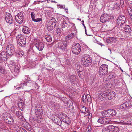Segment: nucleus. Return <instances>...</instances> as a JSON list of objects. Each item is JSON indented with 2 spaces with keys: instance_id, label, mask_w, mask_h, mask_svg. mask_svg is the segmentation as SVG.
Instances as JSON below:
<instances>
[{
  "instance_id": "obj_1",
  "label": "nucleus",
  "mask_w": 132,
  "mask_h": 132,
  "mask_svg": "<svg viewBox=\"0 0 132 132\" xmlns=\"http://www.w3.org/2000/svg\"><path fill=\"white\" fill-rule=\"evenodd\" d=\"M35 112L37 118L36 120L38 123H40L42 120V115L43 111L41 106L37 105L35 108Z\"/></svg>"
},
{
  "instance_id": "obj_2",
  "label": "nucleus",
  "mask_w": 132,
  "mask_h": 132,
  "mask_svg": "<svg viewBox=\"0 0 132 132\" xmlns=\"http://www.w3.org/2000/svg\"><path fill=\"white\" fill-rule=\"evenodd\" d=\"M5 15L6 22L9 24L8 26L9 28L11 29L14 28L15 24L14 23L13 19L11 15L9 13H6Z\"/></svg>"
},
{
  "instance_id": "obj_3",
  "label": "nucleus",
  "mask_w": 132,
  "mask_h": 132,
  "mask_svg": "<svg viewBox=\"0 0 132 132\" xmlns=\"http://www.w3.org/2000/svg\"><path fill=\"white\" fill-rule=\"evenodd\" d=\"M91 61L90 56L85 55L84 56L82 59L81 63L84 67H87L91 64Z\"/></svg>"
},
{
  "instance_id": "obj_4",
  "label": "nucleus",
  "mask_w": 132,
  "mask_h": 132,
  "mask_svg": "<svg viewBox=\"0 0 132 132\" xmlns=\"http://www.w3.org/2000/svg\"><path fill=\"white\" fill-rule=\"evenodd\" d=\"M56 22L55 18L53 17L51 18L47 26V28L49 31H51L54 29L56 26Z\"/></svg>"
},
{
  "instance_id": "obj_5",
  "label": "nucleus",
  "mask_w": 132,
  "mask_h": 132,
  "mask_svg": "<svg viewBox=\"0 0 132 132\" xmlns=\"http://www.w3.org/2000/svg\"><path fill=\"white\" fill-rule=\"evenodd\" d=\"M17 42L20 46L24 47L25 46L26 42L25 37L22 35H18L16 37Z\"/></svg>"
},
{
  "instance_id": "obj_6",
  "label": "nucleus",
  "mask_w": 132,
  "mask_h": 132,
  "mask_svg": "<svg viewBox=\"0 0 132 132\" xmlns=\"http://www.w3.org/2000/svg\"><path fill=\"white\" fill-rule=\"evenodd\" d=\"M6 50L7 54L11 56L14 54L15 49L13 45L9 44L6 46Z\"/></svg>"
},
{
  "instance_id": "obj_7",
  "label": "nucleus",
  "mask_w": 132,
  "mask_h": 132,
  "mask_svg": "<svg viewBox=\"0 0 132 132\" xmlns=\"http://www.w3.org/2000/svg\"><path fill=\"white\" fill-rule=\"evenodd\" d=\"M108 66L106 64H102L100 67L99 73L101 76H104L108 72Z\"/></svg>"
},
{
  "instance_id": "obj_8",
  "label": "nucleus",
  "mask_w": 132,
  "mask_h": 132,
  "mask_svg": "<svg viewBox=\"0 0 132 132\" xmlns=\"http://www.w3.org/2000/svg\"><path fill=\"white\" fill-rule=\"evenodd\" d=\"M72 50L73 53L75 54H78L81 51V47L80 44L77 43L72 47Z\"/></svg>"
},
{
  "instance_id": "obj_9",
  "label": "nucleus",
  "mask_w": 132,
  "mask_h": 132,
  "mask_svg": "<svg viewBox=\"0 0 132 132\" xmlns=\"http://www.w3.org/2000/svg\"><path fill=\"white\" fill-rule=\"evenodd\" d=\"M126 20L125 17L121 15L119 16L117 21V24L119 26H122L125 24Z\"/></svg>"
},
{
  "instance_id": "obj_10",
  "label": "nucleus",
  "mask_w": 132,
  "mask_h": 132,
  "mask_svg": "<svg viewBox=\"0 0 132 132\" xmlns=\"http://www.w3.org/2000/svg\"><path fill=\"white\" fill-rule=\"evenodd\" d=\"M24 15L22 12H20L15 16L16 21L19 24L22 23L24 21Z\"/></svg>"
},
{
  "instance_id": "obj_11",
  "label": "nucleus",
  "mask_w": 132,
  "mask_h": 132,
  "mask_svg": "<svg viewBox=\"0 0 132 132\" xmlns=\"http://www.w3.org/2000/svg\"><path fill=\"white\" fill-rule=\"evenodd\" d=\"M111 120L110 117H100L98 120V122L101 124H106Z\"/></svg>"
},
{
  "instance_id": "obj_12",
  "label": "nucleus",
  "mask_w": 132,
  "mask_h": 132,
  "mask_svg": "<svg viewBox=\"0 0 132 132\" xmlns=\"http://www.w3.org/2000/svg\"><path fill=\"white\" fill-rule=\"evenodd\" d=\"M67 42L66 41L59 42L58 43V48L64 51L67 48Z\"/></svg>"
},
{
  "instance_id": "obj_13",
  "label": "nucleus",
  "mask_w": 132,
  "mask_h": 132,
  "mask_svg": "<svg viewBox=\"0 0 132 132\" xmlns=\"http://www.w3.org/2000/svg\"><path fill=\"white\" fill-rule=\"evenodd\" d=\"M111 19V16L107 14H104L101 16L100 20L101 22L104 23L109 21Z\"/></svg>"
},
{
  "instance_id": "obj_14",
  "label": "nucleus",
  "mask_w": 132,
  "mask_h": 132,
  "mask_svg": "<svg viewBox=\"0 0 132 132\" xmlns=\"http://www.w3.org/2000/svg\"><path fill=\"white\" fill-rule=\"evenodd\" d=\"M132 106V101L128 100L126 102L123 103L120 106L121 107H122L124 108H126Z\"/></svg>"
},
{
  "instance_id": "obj_15",
  "label": "nucleus",
  "mask_w": 132,
  "mask_h": 132,
  "mask_svg": "<svg viewBox=\"0 0 132 132\" xmlns=\"http://www.w3.org/2000/svg\"><path fill=\"white\" fill-rule=\"evenodd\" d=\"M11 71L14 76H17L18 75L20 68L17 65L14 66L12 67Z\"/></svg>"
},
{
  "instance_id": "obj_16",
  "label": "nucleus",
  "mask_w": 132,
  "mask_h": 132,
  "mask_svg": "<svg viewBox=\"0 0 132 132\" xmlns=\"http://www.w3.org/2000/svg\"><path fill=\"white\" fill-rule=\"evenodd\" d=\"M4 121L9 124L12 125L13 124L14 120L11 116L9 117H6L4 118Z\"/></svg>"
},
{
  "instance_id": "obj_17",
  "label": "nucleus",
  "mask_w": 132,
  "mask_h": 132,
  "mask_svg": "<svg viewBox=\"0 0 132 132\" xmlns=\"http://www.w3.org/2000/svg\"><path fill=\"white\" fill-rule=\"evenodd\" d=\"M107 91L101 93L98 95V98L101 101L107 100Z\"/></svg>"
},
{
  "instance_id": "obj_18",
  "label": "nucleus",
  "mask_w": 132,
  "mask_h": 132,
  "mask_svg": "<svg viewBox=\"0 0 132 132\" xmlns=\"http://www.w3.org/2000/svg\"><path fill=\"white\" fill-rule=\"evenodd\" d=\"M35 45L36 47L40 51L42 50L44 47V44L42 42H37Z\"/></svg>"
},
{
  "instance_id": "obj_19",
  "label": "nucleus",
  "mask_w": 132,
  "mask_h": 132,
  "mask_svg": "<svg viewBox=\"0 0 132 132\" xmlns=\"http://www.w3.org/2000/svg\"><path fill=\"white\" fill-rule=\"evenodd\" d=\"M107 100H110L114 97L116 96V93L114 92H109V91H107Z\"/></svg>"
},
{
  "instance_id": "obj_20",
  "label": "nucleus",
  "mask_w": 132,
  "mask_h": 132,
  "mask_svg": "<svg viewBox=\"0 0 132 132\" xmlns=\"http://www.w3.org/2000/svg\"><path fill=\"white\" fill-rule=\"evenodd\" d=\"M108 128L110 132H118L119 129L117 127L112 125L108 126Z\"/></svg>"
},
{
  "instance_id": "obj_21",
  "label": "nucleus",
  "mask_w": 132,
  "mask_h": 132,
  "mask_svg": "<svg viewBox=\"0 0 132 132\" xmlns=\"http://www.w3.org/2000/svg\"><path fill=\"white\" fill-rule=\"evenodd\" d=\"M69 20L68 19L64 20L62 23L61 27L62 28H64L69 25Z\"/></svg>"
},
{
  "instance_id": "obj_22",
  "label": "nucleus",
  "mask_w": 132,
  "mask_h": 132,
  "mask_svg": "<svg viewBox=\"0 0 132 132\" xmlns=\"http://www.w3.org/2000/svg\"><path fill=\"white\" fill-rule=\"evenodd\" d=\"M80 109L81 113H83L86 114L87 113H88L90 112L88 108L83 105L80 106Z\"/></svg>"
},
{
  "instance_id": "obj_23",
  "label": "nucleus",
  "mask_w": 132,
  "mask_h": 132,
  "mask_svg": "<svg viewBox=\"0 0 132 132\" xmlns=\"http://www.w3.org/2000/svg\"><path fill=\"white\" fill-rule=\"evenodd\" d=\"M31 17L32 19V21L36 22H39L40 21H42V18H37L36 19H34V15H35V13L34 12H32L31 13Z\"/></svg>"
},
{
  "instance_id": "obj_24",
  "label": "nucleus",
  "mask_w": 132,
  "mask_h": 132,
  "mask_svg": "<svg viewBox=\"0 0 132 132\" xmlns=\"http://www.w3.org/2000/svg\"><path fill=\"white\" fill-rule=\"evenodd\" d=\"M22 31L24 34H27L30 33V31L28 27L26 26H24L23 27Z\"/></svg>"
},
{
  "instance_id": "obj_25",
  "label": "nucleus",
  "mask_w": 132,
  "mask_h": 132,
  "mask_svg": "<svg viewBox=\"0 0 132 132\" xmlns=\"http://www.w3.org/2000/svg\"><path fill=\"white\" fill-rule=\"evenodd\" d=\"M54 122L56 124L59 125H61L62 123V121L59 117H54Z\"/></svg>"
},
{
  "instance_id": "obj_26",
  "label": "nucleus",
  "mask_w": 132,
  "mask_h": 132,
  "mask_svg": "<svg viewBox=\"0 0 132 132\" xmlns=\"http://www.w3.org/2000/svg\"><path fill=\"white\" fill-rule=\"evenodd\" d=\"M108 114L110 116H115L117 114V112L116 110L114 109H110L108 110Z\"/></svg>"
},
{
  "instance_id": "obj_27",
  "label": "nucleus",
  "mask_w": 132,
  "mask_h": 132,
  "mask_svg": "<svg viewBox=\"0 0 132 132\" xmlns=\"http://www.w3.org/2000/svg\"><path fill=\"white\" fill-rule=\"evenodd\" d=\"M58 117H59L61 119L62 121L65 119V118H68V117L67 115L62 112L59 113L58 114Z\"/></svg>"
},
{
  "instance_id": "obj_28",
  "label": "nucleus",
  "mask_w": 132,
  "mask_h": 132,
  "mask_svg": "<svg viewBox=\"0 0 132 132\" xmlns=\"http://www.w3.org/2000/svg\"><path fill=\"white\" fill-rule=\"evenodd\" d=\"M22 100H20L18 104V107L19 108L22 110L23 109L24 107V104Z\"/></svg>"
},
{
  "instance_id": "obj_29",
  "label": "nucleus",
  "mask_w": 132,
  "mask_h": 132,
  "mask_svg": "<svg viewBox=\"0 0 132 132\" xmlns=\"http://www.w3.org/2000/svg\"><path fill=\"white\" fill-rule=\"evenodd\" d=\"M0 57L3 59L4 60H7V55L4 51H2L0 53Z\"/></svg>"
},
{
  "instance_id": "obj_30",
  "label": "nucleus",
  "mask_w": 132,
  "mask_h": 132,
  "mask_svg": "<svg viewBox=\"0 0 132 132\" xmlns=\"http://www.w3.org/2000/svg\"><path fill=\"white\" fill-rule=\"evenodd\" d=\"M123 30L125 32H127L128 33H130L131 31V30L129 26L127 25L125 26L123 29Z\"/></svg>"
},
{
  "instance_id": "obj_31",
  "label": "nucleus",
  "mask_w": 132,
  "mask_h": 132,
  "mask_svg": "<svg viewBox=\"0 0 132 132\" xmlns=\"http://www.w3.org/2000/svg\"><path fill=\"white\" fill-rule=\"evenodd\" d=\"M68 78L72 82H74V81L76 80L77 79L75 76L70 75L68 76Z\"/></svg>"
},
{
  "instance_id": "obj_32",
  "label": "nucleus",
  "mask_w": 132,
  "mask_h": 132,
  "mask_svg": "<svg viewBox=\"0 0 132 132\" xmlns=\"http://www.w3.org/2000/svg\"><path fill=\"white\" fill-rule=\"evenodd\" d=\"M108 110L104 111L102 112V115L105 117H110L109 115L108 114Z\"/></svg>"
},
{
  "instance_id": "obj_33",
  "label": "nucleus",
  "mask_w": 132,
  "mask_h": 132,
  "mask_svg": "<svg viewBox=\"0 0 132 132\" xmlns=\"http://www.w3.org/2000/svg\"><path fill=\"white\" fill-rule=\"evenodd\" d=\"M75 34L73 33H71L69 34L66 37V40H68L71 39L74 36Z\"/></svg>"
},
{
  "instance_id": "obj_34",
  "label": "nucleus",
  "mask_w": 132,
  "mask_h": 132,
  "mask_svg": "<svg viewBox=\"0 0 132 132\" xmlns=\"http://www.w3.org/2000/svg\"><path fill=\"white\" fill-rule=\"evenodd\" d=\"M45 38L46 40L49 42H51L52 41V37L51 36L49 35H47L45 36Z\"/></svg>"
},
{
  "instance_id": "obj_35",
  "label": "nucleus",
  "mask_w": 132,
  "mask_h": 132,
  "mask_svg": "<svg viewBox=\"0 0 132 132\" xmlns=\"http://www.w3.org/2000/svg\"><path fill=\"white\" fill-rule=\"evenodd\" d=\"M89 48L88 47V46L85 45H84L82 47V50L84 52H85L88 51H89Z\"/></svg>"
},
{
  "instance_id": "obj_36",
  "label": "nucleus",
  "mask_w": 132,
  "mask_h": 132,
  "mask_svg": "<svg viewBox=\"0 0 132 132\" xmlns=\"http://www.w3.org/2000/svg\"><path fill=\"white\" fill-rule=\"evenodd\" d=\"M25 128L29 131H31L32 129L31 126L28 123H26L25 125H24Z\"/></svg>"
},
{
  "instance_id": "obj_37",
  "label": "nucleus",
  "mask_w": 132,
  "mask_h": 132,
  "mask_svg": "<svg viewBox=\"0 0 132 132\" xmlns=\"http://www.w3.org/2000/svg\"><path fill=\"white\" fill-rule=\"evenodd\" d=\"M0 72L3 74H5L6 73V70L4 69V67L1 65H0Z\"/></svg>"
},
{
  "instance_id": "obj_38",
  "label": "nucleus",
  "mask_w": 132,
  "mask_h": 132,
  "mask_svg": "<svg viewBox=\"0 0 132 132\" xmlns=\"http://www.w3.org/2000/svg\"><path fill=\"white\" fill-rule=\"evenodd\" d=\"M62 121L67 124H69L71 123V121L69 117L68 118H65Z\"/></svg>"
},
{
  "instance_id": "obj_39",
  "label": "nucleus",
  "mask_w": 132,
  "mask_h": 132,
  "mask_svg": "<svg viewBox=\"0 0 132 132\" xmlns=\"http://www.w3.org/2000/svg\"><path fill=\"white\" fill-rule=\"evenodd\" d=\"M86 101L88 102H89L91 101V98L90 95H89L87 94L86 95Z\"/></svg>"
},
{
  "instance_id": "obj_40",
  "label": "nucleus",
  "mask_w": 132,
  "mask_h": 132,
  "mask_svg": "<svg viewBox=\"0 0 132 132\" xmlns=\"http://www.w3.org/2000/svg\"><path fill=\"white\" fill-rule=\"evenodd\" d=\"M102 132H110L108 128V126L106 128L103 129L102 130Z\"/></svg>"
},
{
  "instance_id": "obj_41",
  "label": "nucleus",
  "mask_w": 132,
  "mask_h": 132,
  "mask_svg": "<svg viewBox=\"0 0 132 132\" xmlns=\"http://www.w3.org/2000/svg\"><path fill=\"white\" fill-rule=\"evenodd\" d=\"M24 52L22 51H19L17 55L18 56L22 57L24 55Z\"/></svg>"
},
{
  "instance_id": "obj_42",
  "label": "nucleus",
  "mask_w": 132,
  "mask_h": 132,
  "mask_svg": "<svg viewBox=\"0 0 132 132\" xmlns=\"http://www.w3.org/2000/svg\"><path fill=\"white\" fill-rule=\"evenodd\" d=\"M124 123H128L129 122L130 119L129 118H125L123 119Z\"/></svg>"
},
{
  "instance_id": "obj_43",
  "label": "nucleus",
  "mask_w": 132,
  "mask_h": 132,
  "mask_svg": "<svg viewBox=\"0 0 132 132\" xmlns=\"http://www.w3.org/2000/svg\"><path fill=\"white\" fill-rule=\"evenodd\" d=\"M16 114L17 116L19 118H21L22 116V113L20 111H16Z\"/></svg>"
},
{
  "instance_id": "obj_44",
  "label": "nucleus",
  "mask_w": 132,
  "mask_h": 132,
  "mask_svg": "<svg viewBox=\"0 0 132 132\" xmlns=\"http://www.w3.org/2000/svg\"><path fill=\"white\" fill-rule=\"evenodd\" d=\"M113 41L111 37L108 38L106 40V42L108 43H110L112 42Z\"/></svg>"
},
{
  "instance_id": "obj_45",
  "label": "nucleus",
  "mask_w": 132,
  "mask_h": 132,
  "mask_svg": "<svg viewBox=\"0 0 132 132\" xmlns=\"http://www.w3.org/2000/svg\"><path fill=\"white\" fill-rule=\"evenodd\" d=\"M10 65H11V66H10V67H11L12 68V67L13 66L17 65L16 64H15V63L12 60H11L10 61Z\"/></svg>"
},
{
  "instance_id": "obj_46",
  "label": "nucleus",
  "mask_w": 132,
  "mask_h": 132,
  "mask_svg": "<svg viewBox=\"0 0 132 132\" xmlns=\"http://www.w3.org/2000/svg\"><path fill=\"white\" fill-rule=\"evenodd\" d=\"M58 7H59V8H60L61 9H65L67 10H68V9L67 8H65V5H58Z\"/></svg>"
},
{
  "instance_id": "obj_47",
  "label": "nucleus",
  "mask_w": 132,
  "mask_h": 132,
  "mask_svg": "<svg viewBox=\"0 0 132 132\" xmlns=\"http://www.w3.org/2000/svg\"><path fill=\"white\" fill-rule=\"evenodd\" d=\"M15 128H16V129L18 132H19L21 130V129H22V128L21 127L18 126H15Z\"/></svg>"
},
{
  "instance_id": "obj_48",
  "label": "nucleus",
  "mask_w": 132,
  "mask_h": 132,
  "mask_svg": "<svg viewBox=\"0 0 132 132\" xmlns=\"http://www.w3.org/2000/svg\"><path fill=\"white\" fill-rule=\"evenodd\" d=\"M92 130L91 127L90 125H88L86 130V131L88 132H90Z\"/></svg>"
},
{
  "instance_id": "obj_49",
  "label": "nucleus",
  "mask_w": 132,
  "mask_h": 132,
  "mask_svg": "<svg viewBox=\"0 0 132 132\" xmlns=\"http://www.w3.org/2000/svg\"><path fill=\"white\" fill-rule=\"evenodd\" d=\"M109 76L110 78H111L114 76V73H112L109 75Z\"/></svg>"
},
{
  "instance_id": "obj_50",
  "label": "nucleus",
  "mask_w": 132,
  "mask_h": 132,
  "mask_svg": "<svg viewBox=\"0 0 132 132\" xmlns=\"http://www.w3.org/2000/svg\"><path fill=\"white\" fill-rule=\"evenodd\" d=\"M82 100L83 102L84 103H85L86 101V95H85V96H84V95H83L82 97Z\"/></svg>"
},
{
  "instance_id": "obj_51",
  "label": "nucleus",
  "mask_w": 132,
  "mask_h": 132,
  "mask_svg": "<svg viewBox=\"0 0 132 132\" xmlns=\"http://www.w3.org/2000/svg\"><path fill=\"white\" fill-rule=\"evenodd\" d=\"M79 77L81 78L82 79L84 78V76L83 75L81 74L80 73H78Z\"/></svg>"
},
{
  "instance_id": "obj_52",
  "label": "nucleus",
  "mask_w": 132,
  "mask_h": 132,
  "mask_svg": "<svg viewBox=\"0 0 132 132\" xmlns=\"http://www.w3.org/2000/svg\"><path fill=\"white\" fill-rule=\"evenodd\" d=\"M41 132H51L50 131L47 129H44L41 131Z\"/></svg>"
},
{
  "instance_id": "obj_53",
  "label": "nucleus",
  "mask_w": 132,
  "mask_h": 132,
  "mask_svg": "<svg viewBox=\"0 0 132 132\" xmlns=\"http://www.w3.org/2000/svg\"><path fill=\"white\" fill-rule=\"evenodd\" d=\"M57 32L59 34H60L61 32V29L60 28H58L57 30Z\"/></svg>"
},
{
  "instance_id": "obj_54",
  "label": "nucleus",
  "mask_w": 132,
  "mask_h": 132,
  "mask_svg": "<svg viewBox=\"0 0 132 132\" xmlns=\"http://www.w3.org/2000/svg\"><path fill=\"white\" fill-rule=\"evenodd\" d=\"M74 25L75 24H74L70 22L69 21V25L68 26H69L70 27H73Z\"/></svg>"
},
{
  "instance_id": "obj_55",
  "label": "nucleus",
  "mask_w": 132,
  "mask_h": 132,
  "mask_svg": "<svg viewBox=\"0 0 132 132\" xmlns=\"http://www.w3.org/2000/svg\"><path fill=\"white\" fill-rule=\"evenodd\" d=\"M119 6V4L118 3H116L114 6V8L117 9Z\"/></svg>"
},
{
  "instance_id": "obj_56",
  "label": "nucleus",
  "mask_w": 132,
  "mask_h": 132,
  "mask_svg": "<svg viewBox=\"0 0 132 132\" xmlns=\"http://www.w3.org/2000/svg\"><path fill=\"white\" fill-rule=\"evenodd\" d=\"M47 0H37L38 2L42 3L46 1Z\"/></svg>"
},
{
  "instance_id": "obj_57",
  "label": "nucleus",
  "mask_w": 132,
  "mask_h": 132,
  "mask_svg": "<svg viewBox=\"0 0 132 132\" xmlns=\"http://www.w3.org/2000/svg\"><path fill=\"white\" fill-rule=\"evenodd\" d=\"M19 132H27V131L24 129L22 128L21 129L20 131Z\"/></svg>"
},
{
  "instance_id": "obj_58",
  "label": "nucleus",
  "mask_w": 132,
  "mask_h": 132,
  "mask_svg": "<svg viewBox=\"0 0 132 132\" xmlns=\"http://www.w3.org/2000/svg\"><path fill=\"white\" fill-rule=\"evenodd\" d=\"M1 127L2 128H3V129H6V126L4 124H2L1 125Z\"/></svg>"
},
{
  "instance_id": "obj_59",
  "label": "nucleus",
  "mask_w": 132,
  "mask_h": 132,
  "mask_svg": "<svg viewBox=\"0 0 132 132\" xmlns=\"http://www.w3.org/2000/svg\"><path fill=\"white\" fill-rule=\"evenodd\" d=\"M26 77H27V79L28 80V81H30L31 80V79L30 78H29V76L28 75H26L25 76Z\"/></svg>"
},
{
  "instance_id": "obj_60",
  "label": "nucleus",
  "mask_w": 132,
  "mask_h": 132,
  "mask_svg": "<svg viewBox=\"0 0 132 132\" xmlns=\"http://www.w3.org/2000/svg\"><path fill=\"white\" fill-rule=\"evenodd\" d=\"M3 59L0 57V64L3 63Z\"/></svg>"
},
{
  "instance_id": "obj_61",
  "label": "nucleus",
  "mask_w": 132,
  "mask_h": 132,
  "mask_svg": "<svg viewBox=\"0 0 132 132\" xmlns=\"http://www.w3.org/2000/svg\"><path fill=\"white\" fill-rule=\"evenodd\" d=\"M120 3L121 4H122V6H123V4H124L123 1H121V0Z\"/></svg>"
},
{
  "instance_id": "obj_62",
  "label": "nucleus",
  "mask_w": 132,
  "mask_h": 132,
  "mask_svg": "<svg viewBox=\"0 0 132 132\" xmlns=\"http://www.w3.org/2000/svg\"><path fill=\"white\" fill-rule=\"evenodd\" d=\"M94 42L98 44L99 42L98 41H97L96 39L94 40Z\"/></svg>"
},
{
  "instance_id": "obj_63",
  "label": "nucleus",
  "mask_w": 132,
  "mask_h": 132,
  "mask_svg": "<svg viewBox=\"0 0 132 132\" xmlns=\"http://www.w3.org/2000/svg\"><path fill=\"white\" fill-rule=\"evenodd\" d=\"M24 2L25 3V6H27L28 4H29V2H27L25 1H24Z\"/></svg>"
},
{
  "instance_id": "obj_64",
  "label": "nucleus",
  "mask_w": 132,
  "mask_h": 132,
  "mask_svg": "<svg viewBox=\"0 0 132 132\" xmlns=\"http://www.w3.org/2000/svg\"><path fill=\"white\" fill-rule=\"evenodd\" d=\"M21 0H12V1L14 2H16L17 1H19Z\"/></svg>"
}]
</instances>
